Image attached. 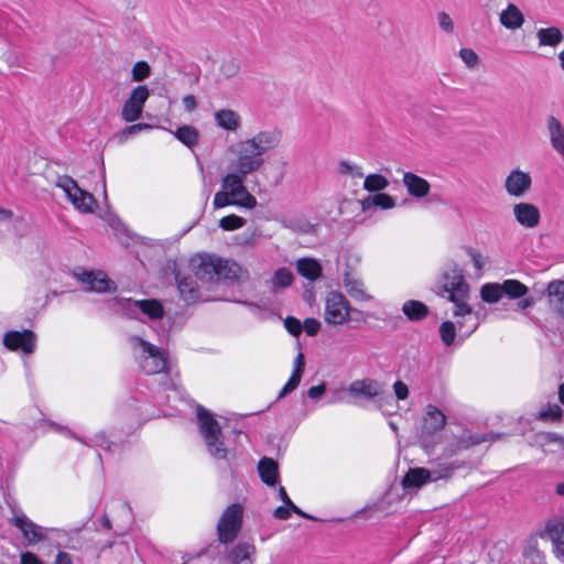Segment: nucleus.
<instances>
[{"mask_svg": "<svg viewBox=\"0 0 564 564\" xmlns=\"http://www.w3.org/2000/svg\"><path fill=\"white\" fill-rule=\"evenodd\" d=\"M245 224H246V219H243L242 217H239L237 215H234V214L229 215V216H225L219 220V227L226 231L239 229V228L243 227Z\"/></svg>", "mask_w": 564, "mask_h": 564, "instance_id": "obj_43", "label": "nucleus"}, {"mask_svg": "<svg viewBox=\"0 0 564 564\" xmlns=\"http://www.w3.org/2000/svg\"><path fill=\"white\" fill-rule=\"evenodd\" d=\"M151 75V67L145 61H140L132 67V80L142 82Z\"/></svg>", "mask_w": 564, "mask_h": 564, "instance_id": "obj_45", "label": "nucleus"}, {"mask_svg": "<svg viewBox=\"0 0 564 564\" xmlns=\"http://www.w3.org/2000/svg\"><path fill=\"white\" fill-rule=\"evenodd\" d=\"M348 392L356 399L370 400L382 393V386L375 379H359L349 384Z\"/></svg>", "mask_w": 564, "mask_h": 564, "instance_id": "obj_16", "label": "nucleus"}, {"mask_svg": "<svg viewBox=\"0 0 564 564\" xmlns=\"http://www.w3.org/2000/svg\"><path fill=\"white\" fill-rule=\"evenodd\" d=\"M291 512L292 510L290 509V507L288 506H280L278 507L274 512H273V516L276 518V519H280V520H286L290 518L291 516Z\"/></svg>", "mask_w": 564, "mask_h": 564, "instance_id": "obj_60", "label": "nucleus"}, {"mask_svg": "<svg viewBox=\"0 0 564 564\" xmlns=\"http://www.w3.org/2000/svg\"><path fill=\"white\" fill-rule=\"evenodd\" d=\"M254 554L256 547L252 543L239 542L230 550L228 557L231 564H252Z\"/></svg>", "mask_w": 564, "mask_h": 564, "instance_id": "obj_23", "label": "nucleus"}, {"mask_svg": "<svg viewBox=\"0 0 564 564\" xmlns=\"http://www.w3.org/2000/svg\"><path fill=\"white\" fill-rule=\"evenodd\" d=\"M118 303L127 311L130 317H134L135 310L138 308L150 319H161L164 316V307L160 301L150 300H132V299H118Z\"/></svg>", "mask_w": 564, "mask_h": 564, "instance_id": "obj_10", "label": "nucleus"}, {"mask_svg": "<svg viewBox=\"0 0 564 564\" xmlns=\"http://www.w3.org/2000/svg\"><path fill=\"white\" fill-rule=\"evenodd\" d=\"M3 344L10 350L21 349L25 354H31L35 348V335L31 330H11L4 335Z\"/></svg>", "mask_w": 564, "mask_h": 564, "instance_id": "obj_12", "label": "nucleus"}, {"mask_svg": "<svg viewBox=\"0 0 564 564\" xmlns=\"http://www.w3.org/2000/svg\"><path fill=\"white\" fill-rule=\"evenodd\" d=\"M284 326L286 330L293 336H299L302 333V324L296 317L288 316L284 319Z\"/></svg>", "mask_w": 564, "mask_h": 564, "instance_id": "obj_50", "label": "nucleus"}, {"mask_svg": "<svg viewBox=\"0 0 564 564\" xmlns=\"http://www.w3.org/2000/svg\"><path fill=\"white\" fill-rule=\"evenodd\" d=\"M446 422V415L437 406L427 404L422 417L421 438L425 440L440 432Z\"/></svg>", "mask_w": 564, "mask_h": 564, "instance_id": "obj_11", "label": "nucleus"}, {"mask_svg": "<svg viewBox=\"0 0 564 564\" xmlns=\"http://www.w3.org/2000/svg\"><path fill=\"white\" fill-rule=\"evenodd\" d=\"M56 186L62 188L74 207L82 213H93L94 205L96 204L95 197L83 191L76 181L67 175L58 176Z\"/></svg>", "mask_w": 564, "mask_h": 564, "instance_id": "obj_6", "label": "nucleus"}, {"mask_svg": "<svg viewBox=\"0 0 564 564\" xmlns=\"http://www.w3.org/2000/svg\"><path fill=\"white\" fill-rule=\"evenodd\" d=\"M371 206H378L382 209H390L395 206V200L388 194L379 193L373 196H369L364 200V208Z\"/></svg>", "mask_w": 564, "mask_h": 564, "instance_id": "obj_37", "label": "nucleus"}, {"mask_svg": "<svg viewBox=\"0 0 564 564\" xmlns=\"http://www.w3.org/2000/svg\"><path fill=\"white\" fill-rule=\"evenodd\" d=\"M174 135L184 145L194 148L198 144L199 133L198 130L193 126H182L175 132Z\"/></svg>", "mask_w": 564, "mask_h": 564, "instance_id": "obj_34", "label": "nucleus"}, {"mask_svg": "<svg viewBox=\"0 0 564 564\" xmlns=\"http://www.w3.org/2000/svg\"><path fill=\"white\" fill-rule=\"evenodd\" d=\"M468 253L471 257L475 268L478 270H481L485 265V260H484L482 256L478 251H476L471 248L468 249Z\"/></svg>", "mask_w": 564, "mask_h": 564, "instance_id": "obj_59", "label": "nucleus"}, {"mask_svg": "<svg viewBox=\"0 0 564 564\" xmlns=\"http://www.w3.org/2000/svg\"><path fill=\"white\" fill-rule=\"evenodd\" d=\"M52 426H53L56 431H58V432H61V433H64L65 435H67V436H69V437H73V438L77 440L78 442H80L82 444H84V445H86V446H89V444H88L85 440H83V438H80V437L76 436V435H75L70 430H68L67 427H65V426H61V425H57V424H52Z\"/></svg>", "mask_w": 564, "mask_h": 564, "instance_id": "obj_61", "label": "nucleus"}, {"mask_svg": "<svg viewBox=\"0 0 564 564\" xmlns=\"http://www.w3.org/2000/svg\"><path fill=\"white\" fill-rule=\"evenodd\" d=\"M563 411L558 404H547L544 409L539 412L538 417L540 420H560Z\"/></svg>", "mask_w": 564, "mask_h": 564, "instance_id": "obj_47", "label": "nucleus"}, {"mask_svg": "<svg viewBox=\"0 0 564 564\" xmlns=\"http://www.w3.org/2000/svg\"><path fill=\"white\" fill-rule=\"evenodd\" d=\"M150 128H151V126L148 124V123H135V124L127 127L122 131V134L123 135L135 134V133H139V132H141L143 130H147V129H150Z\"/></svg>", "mask_w": 564, "mask_h": 564, "instance_id": "obj_58", "label": "nucleus"}, {"mask_svg": "<svg viewBox=\"0 0 564 564\" xmlns=\"http://www.w3.org/2000/svg\"><path fill=\"white\" fill-rule=\"evenodd\" d=\"M218 258L213 256H199L192 259L191 265L197 279L205 282H216Z\"/></svg>", "mask_w": 564, "mask_h": 564, "instance_id": "obj_13", "label": "nucleus"}, {"mask_svg": "<svg viewBox=\"0 0 564 564\" xmlns=\"http://www.w3.org/2000/svg\"><path fill=\"white\" fill-rule=\"evenodd\" d=\"M93 442L95 443L96 446H99L105 449H110L111 442L107 438L106 434L102 432L97 433L94 436Z\"/></svg>", "mask_w": 564, "mask_h": 564, "instance_id": "obj_57", "label": "nucleus"}, {"mask_svg": "<svg viewBox=\"0 0 564 564\" xmlns=\"http://www.w3.org/2000/svg\"><path fill=\"white\" fill-rule=\"evenodd\" d=\"M303 328L308 336H315L321 328V323L315 318H306L302 325Z\"/></svg>", "mask_w": 564, "mask_h": 564, "instance_id": "obj_54", "label": "nucleus"}, {"mask_svg": "<svg viewBox=\"0 0 564 564\" xmlns=\"http://www.w3.org/2000/svg\"><path fill=\"white\" fill-rule=\"evenodd\" d=\"M536 39L540 46H557L564 39L562 31L556 26L538 30Z\"/></svg>", "mask_w": 564, "mask_h": 564, "instance_id": "obj_31", "label": "nucleus"}, {"mask_svg": "<svg viewBox=\"0 0 564 564\" xmlns=\"http://www.w3.org/2000/svg\"><path fill=\"white\" fill-rule=\"evenodd\" d=\"M304 356L302 352H300L294 360V369L291 377L289 378L288 382L279 393V399L284 398L299 387L304 370Z\"/></svg>", "mask_w": 564, "mask_h": 564, "instance_id": "obj_26", "label": "nucleus"}, {"mask_svg": "<svg viewBox=\"0 0 564 564\" xmlns=\"http://www.w3.org/2000/svg\"><path fill=\"white\" fill-rule=\"evenodd\" d=\"M243 508L239 503L228 506L217 523V538L223 544L234 542L242 525Z\"/></svg>", "mask_w": 564, "mask_h": 564, "instance_id": "obj_4", "label": "nucleus"}, {"mask_svg": "<svg viewBox=\"0 0 564 564\" xmlns=\"http://www.w3.org/2000/svg\"><path fill=\"white\" fill-rule=\"evenodd\" d=\"M440 335H441L442 341L446 346H451L454 343V339L456 337L455 325L448 321L443 322L440 326Z\"/></svg>", "mask_w": 564, "mask_h": 564, "instance_id": "obj_44", "label": "nucleus"}, {"mask_svg": "<svg viewBox=\"0 0 564 564\" xmlns=\"http://www.w3.org/2000/svg\"><path fill=\"white\" fill-rule=\"evenodd\" d=\"M55 564H73L72 556L66 552H58L55 558Z\"/></svg>", "mask_w": 564, "mask_h": 564, "instance_id": "obj_64", "label": "nucleus"}, {"mask_svg": "<svg viewBox=\"0 0 564 564\" xmlns=\"http://www.w3.org/2000/svg\"><path fill=\"white\" fill-rule=\"evenodd\" d=\"M402 312L410 321H421L429 314V307L415 300L406 301L402 306Z\"/></svg>", "mask_w": 564, "mask_h": 564, "instance_id": "obj_32", "label": "nucleus"}, {"mask_svg": "<svg viewBox=\"0 0 564 564\" xmlns=\"http://www.w3.org/2000/svg\"><path fill=\"white\" fill-rule=\"evenodd\" d=\"M480 295L487 303H497L503 296L502 285L499 283H487L481 286Z\"/></svg>", "mask_w": 564, "mask_h": 564, "instance_id": "obj_38", "label": "nucleus"}, {"mask_svg": "<svg viewBox=\"0 0 564 564\" xmlns=\"http://www.w3.org/2000/svg\"><path fill=\"white\" fill-rule=\"evenodd\" d=\"M219 265H217V281L220 280H232L238 276V271L240 270L239 265L235 262H230L228 260H223L218 258Z\"/></svg>", "mask_w": 564, "mask_h": 564, "instance_id": "obj_35", "label": "nucleus"}, {"mask_svg": "<svg viewBox=\"0 0 564 564\" xmlns=\"http://www.w3.org/2000/svg\"><path fill=\"white\" fill-rule=\"evenodd\" d=\"M544 293L550 310L564 319V280H552Z\"/></svg>", "mask_w": 564, "mask_h": 564, "instance_id": "obj_15", "label": "nucleus"}, {"mask_svg": "<svg viewBox=\"0 0 564 564\" xmlns=\"http://www.w3.org/2000/svg\"><path fill=\"white\" fill-rule=\"evenodd\" d=\"M326 390V386L325 383H322V384H318V386H313L308 389L307 391V395L311 398V399H317L319 398Z\"/></svg>", "mask_w": 564, "mask_h": 564, "instance_id": "obj_62", "label": "nucleus"}, {"mask_svg": "<svg viewBox=\"0 0 564 564\" xmlns=\"http://www.w3.org/2000/svg\"><path fill=\"white\" fill-rule=\"evenodd\" d=\"M427 482H430L429 471L423 467L410 468L401 481L404 489L421 488Z\"/></svg>", "mask_w": 564, "mask_h": 564, "instance_id": "obj_29", "label": "nucleus"}, {"mask_svg": "<svg viewBox=\"0 0 564 564\" xmlns=\"http://www.w3.org/2000/svg\"><path fill=\"white\" fill-rule=\"evenodd\" d=\"M501 285L503 295H508L511 299H521L529 292V289L518 280H506Z\"/></svg>", "mask_w": 564, "mask_h": 564, "instance_id": "obj_36", "label": "nucleus"}, {"mask_svg": "<svg viewBox=\"0 0 564 564\" xmlns=\"http://www.w3.org/2000/svg\"><path fill=\"white\" fill-rule=\"evenodd\" d=\"M251 173H253V171L243 170L240 163L236 161L234 172L228 173L221 180V188L241 202L240 207L247 209H253L257 206L256 197L249 193L243 184L246 176Z\"/></svg>", "mask_w": 564, "mask_h": 564, "instance_id": "obj_3", "label": "nucleus"}, {"mask_svg": "<svg viewBox=\"0 0 564 564\" xmlns=\"http://www.w3.org/2000/svg\"><path fill=\"white\" fill-rule=\"evenodd\" d=\"M513 215L517 221L527 228H534L540 223L539 208L530 203H519L513 206Z\"/></svg>", "mask_w": 564, "mask_h": 564, "instance_id": "obj_17", "label": "nucleus"}, {"mask_svg": "<svg viewBox=\"0 0 564 564\" xmlns=\"http://www.w3.org/2000/svg\"><path fill=\"white\" fill-rule=\"evenodd\" d=\"M293 282V274L286 268H280L274 272L272 284L274 288H286Z\"/></svg>", "mask_w": 564, "mask_h": 564, "instance_id": "obj_41", "label": "nucleus"}, {"mask_svg": "<svg viewBox=\"0 0 564 564\" xmlns=\"http://www.w3.org/2000/svg\"><path fill=\"white\" fill-rule=\"evenodd\" d=\"M80 280L89 285L88 290L94 292H110L116 289L115 283L102 272H84Z\"/></svg>", "mask_w": 564, "mask_h": 564, "instance_id": "obj_21", "label": "nucleus"}, {"mask_svg": "<svg viewBox=\"0 0 564 564\" xmlns=\"http://www.w3.org/2000/svg\"><path fill=\"white\" fill-rule=\"evenodd\" d=\"M240 203L237 198L232 197L226 191L221 189L217 192L214 196L213 205L215 209H219L229 205H235L240 207Z\"/></svg>", "mask_w": 564, "mask_h": 564, "instance_id": "obj_42", "label": "nucleus"}, {"mask_svg": "<svg viewBox=\"0 0 564 564\" xmlns=\"http://www.w3.org/2000/svg\"><path fill=\"white\" fill-rule=\"evenodd\" d=\"M459 57L468 68H474L478 65L479 57L471 48H462Z\"/></svg>", "mask_w": 564, "mask_h": 564, "instance_id": "obj_49", "label": "nucleus"}, {"mask_svg": "<svg viewBox=\"0 0 564 564\" xmlns=\"http://www.w3.org/2000/svg\"><path fill=\"white\" fill-rule=\"evenodd\" d=\"M460 467L456 463H443L433 468H427L430 482L449 479L454 471Z\"/></svg>", "mask_w": 564, "mask_h": 564, "instance_id": "obj_33", "label": "nucleus"}, {"mask_svg": "<svg viewBox=\"0 0 564 564\" xmlns=\"http://www.w3.org/2000/svg\"><path fill=\"white\" fill-rule=\"evenodd\" d=\"M338 172L340 174H347L356 178H361L364 176L361 166L348 161H340L338 163Z\"/></svg>", "mask_w": 564, "mask_h": 564, "instance_id": "obj_46", "label": "nucleus"}, {"mask_svg": "<svg viewBox=\"0 0 564 564\" xmlns=\"http://www.w3.org/2000/svg\"><path fill=\"white\" fill-rule=\"evenodd\" d=\"M11 521L22 532L29 543L33 544L44 539L43 529L32 522L26 516H15Z\"/></svg>", "mask_w": 564, "mask_h": 564, "instance_id": "obj_19", "label": "nucleus"}, {"mask_svg": "<svg viewBox=\"0 0 564 564\" xmlns=\"http://www.w3.org/2000/svg\"><path fill=\"white\" fill-rule=\"evenodd\" d=\"M183 106L187 111H194L197 107L196 98L193 95H186L182 99Z\"/></svg>", "mask_w": 564, "mask_h": 564, "instance_id": "obj_63", "label": "nucleus"}, {"mask_svg": "<svg viewBox=\"0 0 564 564\" xmlns=\"http://www.w3.org/2000/svg\"><path fill=\"white\" fill-rule=\"evenodd\" d=\"M175 280L181 297L186 303H193L199 300V290L194 276L185 275L181 271H177L175 272Z\"/></svg>", "mask_w": 564, "mask_h": 564, "instance_id": "obj_18", "label": "nucleus"}, {"mask_svg": "<svg viewBox=\"0 0 564 564\" xmlns=\"http://www.w3.org/2000/svg\"><path fill=\"white\" fill-rule=\"evenodd\" d=\"M197 419L208 453L216 459H225L228 449L221 440L219 423L213 417L209 411L200 405L197 406Z\"/></svg>", "mask_w": 564, "mask_h": 564, "instance_id": "obj_2", "label": "nucleus"}, {"mask_svg": "<svg viewBox=\"0 0 564 564\" xmlns=\"http://www.w3.org/2000/svg\"><path fill=\"white\" fill-rule=\"evenodd\" d=\"M133 340L142 349L143 355L140 365L147 375L166 372L169 370V361L164 350L140 337H133Z\"/></svg>", "mask_w": 564, "mask_h": 564, "instance_id": "obj_5", "label": "nucleus"}, {"mask_svg": "<svg viewBox=\"0 0 564 564\" xmlns=\"http://www.w3.org/2000/svg\"><path fill=\"white\" fill-rule=\"evenodd\" d=\"M500 22L505 28L516 30L522 26L524 17L517 6L510 3L500 13Z\"/></svg>", "mask_w": 564, "mask_h": 564, "instance_id": "obj_30", "label": "nucleus"}, {"mask_svg": "<svg viewBox=\"0 0 564 564\" xmlns=\"http://www.w3.org/2000/svg\"><path fill=\"white\" fill-rule=\"evenodd\" d=\"M281 138L278 129L257 132L237 144L236 161L243 170L257 172L264 164V156L280 145Z\"/></svg>", "mask_w": 564, "mask_h": 564, "instance_id": "obj_1", "label": "nucleus"}, {"mask_svg": "<svg viewBox=\"0 0 564 564\" xmlns=\"http://www.w3.org/2000/svg\"><path fill=\"white\" fill-rule=\"evenodd\" d=\"M258 471L261 480L268 486H275L279 475L278 463L269 457L259 460Z\"/></svg>", "mask_w": 564, "mask_h": 564, "instance_id": "obj_25", "label": "nucleus"}, {"mask_svg": "<svg viewBox=\"0 0 564 564\" xmlns=\"http://www.w3.org/2000/svg\"><path fill=\"white\" fill-rule=\"evenodd\" d=\"M389 186V181L381 174H369L365 177L364 188L367 192L383 191Z\"/></svg>", "mask_w": 564, "mask_h": 564, "instance_id": "obj_39", "label": "nucleus"}, {"mask_svg": "<svg viewBox=\"0 0 564 564\" xmlns=\"http://www.w3.org/2000/svg\"><path fill=\"white\" fill-rule=\"evenodd\" d=\"M532 178L529 173L521 170H512L505 181V188L510 196L521 197L531 187Z\"/></svg>", "mask_w": 564, "mask_h": 564, "instance_id": "obj_14", "label": "nucleus"}, {"mask_svg": "<svg viewBox=\"0 0 564 564\" xmlns=\"http://www.w3.org/2000/svg\"><path fill=\"white\" fill-rule=\"evenodd\" d=\"M393 390H394V393H395V397L399 399V400H405L409 395V388L408 386L398 380L394 382L393 384Z\"/></svg>", "mask_w": 564, "mask_h": 564, "instance_id": "obj_55", "label": "nucleus"}, {"mask_svg": "<svg viewBox=\"0 0 564 564\" xmlns=\"http://www.w3.org/2000/svg\"><path fill=\"white\" fill-rule=\"evenodd\" d=\"M149 96L150 90L147 86L140 85L134 87L122 107V119L127 122L138 120L142 115L143 106Z\"/></svg>", "mask_w": 564, "mask_h": 564, "instance_id": "obj_9", "label": "nucleus"}, {"mask_svg": "<svg viewBox=\"0 0 564 564\" xmlns=\"http://www.w3.org/2000/svg\"><path fill=\"white\" fill-rule=\"evenodd\" d=\"M498 437H499V435H496V434H484V433L471 434L468 436V438L462 440L459 442V447L468 448L470 446L478 445L484 442L495 441Z\"/></svg>", "mask_w": 564, "mask_h": 564, "instance_id": "obj_40", "label": "nucleus"}, {"mask_svg": "<svg viewBox=\"0 0 564 564\" xmlns=\"http://www.w3.org/2000/svg\"><path fill=\"white\" fill-rule=\"evenodd\" d=\"M349 303L339 292H329L325 300L324 319L327 324L343 325L349 321Z\"/></svg>", "mask_w": 564, "mask_h": 564, "instance_id": "obj_7", "label": "nucleus"}, {"mask_svg": "<svg viewBox=\"0 0 564 564\" xmlns=\"http://www.w3.org/2000/svg\"><path fill=\"white\" fill-rule=\"evenodd\" d=\"M468 296H462L459 300H449L455 304L454 314L456 316L469 315L471 313L470 306L466 303Z\"/></svg>", "mask_w": 564, "mask_h": 564, "instance_id": "obj_51", "label": "nucleus"}, {"mask_svg": "<svg viewBox=\"0 0 564 564\" xmlns=\"http://www.w3.org/2000/svg\"><path fill=\"white\" fill-rule=\"evenodd\" d=\"M442 289L447 293V300H459L462 296H468L469 286L465 282L462 270L454 265L443 273Z\"/></svg>", "mask_w": 564, "mask_h": 564, "instance_id": "obj_8", "label": "nucleus"}, {"mask_svg": "<svg viewBox=\"0 0 564 564\" xmlns=\"http://www.w3.org/2000/svg\"><path fill=\"white\" fill-rule=\"evenodd\" d=\"M402 181H403V185L405 186L409 195L412 197L423 198L430 193V189H431L430 183L425 178H423L412 172H405L403 174Z\"/></svg>", "mask_w": 564, "mask_h": 564, "instance_id": "obj_20", "label": "nucleus"}, {"mask_svg": "<svg viewBox=\"0 0 564 564\" xmlns=\"http://www.w3.org/2000/svg\"><path fill=\"white\" fill-rule=\"evenodd\" d=\"M296 271L310 281H316L322 275V265L313 258H301L296 261Z\"/></svg>", "mask_w": 564, "mask_h": 564, "instance_id": "obj_28", "label": "nucleus"}, {"mask_svg": "<svg viewBox=\"0 0 564 564\" xmlns=\"http://www.w3.org/2000/svg\"><path fill=\"white\" fill-rule=\"evenodd\" d=\"M215 121L218 127L227 131H236L241 126L240 116L231 109H221L216 111Z\"/></svg>", "mask_w": 564, "mask_h": 564, "instance_id": "obj_27", "label": "nucleus"}, {"mask_svg": "<svg viewBox=\"0 0 564 564\" xmlns=\"http://www.w3.org/2000/svg\"><path fill=\"white\" fill-rule=\"evenodd\" d=\"M344 283H345V288H346L347 292L352 297H356V299L365 297V292L362 291V289L360 288V284L357 281H350L348 279H345Z\"/></svg>", "mask_w": 564, "mask_h": 564, "instance_id": "obj_52", "label": "nucleus"}, {"mask_svg": "<svg viewBox=\"0 0 564 564\" xmlns=\"http://www.w3.org/2000/svg\"><path fill=\"white\" fill-rule=\"evenodd\" d=\"M546 533L554 543L557 554L564 557V517L549 521Z\"/></svg>", "mask_w": 564, "mask_h": 564, "instance_id": "obj_24", "label": "nucleus"}, {"mask_svg": "<svg viewBox=\"0 0 564 564\" xmlns=\"http://www.w3.org/2000/svg\"><path fill=\"white\" fill-rule=\"evenodd\" d=\"M20 564H44L41 558L32 552H23L20 555Z\"/></svg>", "mask_w": 564, "mask_h": 564, "instance_id": "obj_56", "label": "nucleus"}, {"mask_svg": "<svg viewBox=\"0 0 564 564\" xmlns=\"http://www.w3.org/2000/svg\"><path fill=\"white\" fill-rule=\"evenodd\" d=\"M437 21H438L440 28L443 31H445L447 33H452L454 31V22H453L452 18L446 12H440L437 14Z\"/></svg>", "mask_w": 564, "mask_h": 564, "instance_id": "obj_53", "label": "nucleus"}, {"mask_svg": "<svg viewBox=\"0 0 564 564\" xmlns=\"http://www.w3.org/2000/svg\"><path fill=\"white\" fill-rule=\"evenodd\" d=\"M550 142L552 148L564 158V127L554 116L546 119Z\"/></svg>", "mask_w": 564, "mask_h": 564, "instance_id": "obj_22", "label": "nucleus"}, {"mask_svg": "<svg viewBox=\"0 0 564 564\" xmlns=\"http://www.w3.org/2000/svg\"><path fill=\"white\" fill-rule=\"evenodd\" d=\"M239 70L240 66L235 59H227L220 66V74L227 79L237 76Z\"/></svg>", "mask_w": 564, "mask_h": 564, "instance_id": "obj_48", "label": "nucleus"}]
</instances>
